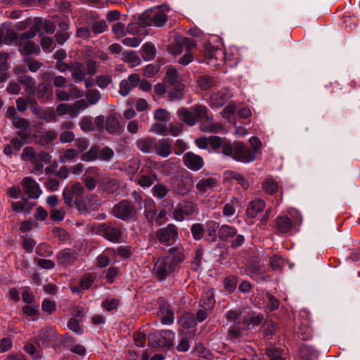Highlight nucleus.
I'll return each instance as SVG.
<instances>
[{
  "label": "nucleus",
  "instance_id": "nucleus-63",
  "mask_svg": "<svg viewBox=\"0 0 360 360\" xmlns=\"http://www.w3.org/2000/svg\"><path fill=\"white\" fill-rule=\"evenodd\" d=\"M150 131L160 135H166L167 134V129L164 124L155 123L151 125Z\"/></svg>",
  "mask_w": 360,
  "mask_h": 360
},
{
  "label": "nucleus",
  "instance_id": "nucleus-50",
  "mask_svg": "<svg viewBox=\"0 0 360 360\" xmlns=\"http://www.w3.org/2000/svg\"><path fill=\"white\" fill-rule=\"evenodd\" d=\"M114 151L112 148L108 146H105L102 149H100L98 153V158L103 161L109 162L114 157Z\"/></svg>",
  "mask_w": 360,
  "mask_h": 360
},
{
  "label": "nucleus",
  "instance_id": "nucleus-18",
  "mask_svg": "<svg viewBox=\"0 0 360 360\" xmlns=\"http://www.w3.org/2000/svg\"><path fill=\"white\" fill-rule=\"evenodd\" d=\"M218 185V181L215 178L209 177L200 179L195 185L198 192L204 195L207 192L212 191Z\"/></svg>",
  "mask_w": 360,
  "mask_h": 360
},
{
  "label": "nucleus",
  "instance_id": "nucleus-15",
  "mask_svg": "<svg viewBox=\"0 0 360 360\" xmlns=\"http://www.w3.org/2000/svg\"><path fill=\"white\" fill-rule=\"evenodd\" d=\"M233 94L227 88H223L210 96V103L212 107L219 108L232 97Z\"/></svg>",
  "mask_w": 360,
  "mask_h": 360
},
{
  "label": "nucleus",
  "instance_id": "nucleus-56",
  "mask_svg": "<svg viewBox=\"0 0 360 360\" xmlns=\"http://www.w3.org/2000/svg\"><path fill=\"white\" fill-rule=\"evenodd\" d=\"M41 309L44 312L51 314L56 311V302L50 299H45L42 302Z\"/></svg>",
  "mask_w": 360,
  "mask_h": 360
},
{
  "label": "nucleus",
  "instance_id": "nucleus-64",
  "mask_svg": "<svg viewBox=\"0 0 360 360\" xmlns=\"http://www.w3.org/2000/svg\"><path fill=\"white\" fill-rule=\"evenodd\" d=\"M112 82V78L108 75H99L96 77V84L101 89L106 88Z\"/></svg>",
  "mask_w": 360,
  "mask_h": 360
},
{
  "label": "nucleus",
  "instance_id": "nucleus-7",
  "mask_svg": "<svg viewBox=\"0 0 360 360\" xmlns=\"http://www.w3.org/2000/svg\"><path fill=\"white\" fill-rule=\"evenodd\" d=\"M196 46L195 41L190 38L183 37L181 38L178 44L174 46L173 53L174 54H180L183 52L184 49L186 51V54L183 57L179 59V63L186 65L193 60V57L189 53L191 50L194 49Z\"/></svg>",
  "mask_w": 360,
  "mask_h": 360
},
{
  "label": "nucleus",
  "instance_id": "nucleus-3",
  "mask_svg": "<svg viewBox=\"0 0 360 360\" xmlns=\"http://www.w3.org/2000/svg\"><path fill=\"white\" fill-rule=\"evenodd\" d=\"M223 154L231 157L233 160L248 163L256 158V153L241 142L226 144L223 147Z\"/></svg>",
  "mask_w": 360,
  "mask_h": 360
},
{
  "label": "nucleus",
  "instance_id": "nucleus-48",
  "mask_svg": "<svg viewBox=\"0 0 360 360\" xmlns=\"http://www.w3.org/2000/svg\"><path fill=\"white\" fill-rule=\"evenodd\" d=\"M191 231L193 238L196 240H200L202 238L205 228L202 224L195 223L192 225Z\"/></svg>",
  "mask_w": 360,
  "mask_h": 360
},
{
  "label": "nucleus",
  "instance_id": "nucleus-26",
  "mask_svg": "<svg viewBox=\"0 0 360 360\" xmlns=\"http://www.w3.org/2000/svg\"><path fill=\"white\" fill-rule=\"evenodd\" d=\"M57 258L61 264L68 266L77 259V254L72 250L65 249L58 254Z\"/></svg>",
  "mask_w": 360,
  "mask_h": 360
},
{
  "label": "nucleus",
  "instance_id": "nucleus-41",
  "mask_svg": "<svg viewBox=\"0 0 360 360\" xmlns=\"http://www.w3.org/2000/svg\"><path fill=\"white\" fill-rule=\"evenodd\" d=\"M184 89V86L183 84H177L176 86H174V89L170 90L169 92V96L171 101H180L184 97L183 90Z\"/></svg>",
  "mask_w": 360,
  "mask_h": 360
},
{
  "label": "nucleus",
  "instance_id": "nucleus-57",
  "mask_svg": "<svg viewBox=\"0 0 360 360\" xmlns=\"http://www.w3.org/2000/svg\"><path fill=\"white\" fill-rule=\"evenodd\" d=\"M68 326L70 330H71L72 331L77 334L82 333V329L81 327L80 321L75 317H72L69 320Z\"/></svg>",
  "mask_w": 360,
  "mask_h": 360
},
{
  "label": "nucleus",
  "instance_id": "nucleus-17",
  "mask_svg": "<svg viewBox=\"0 0 360 360\" xmlns=\"http://www.w3.org/2000/svg\"><path fill=\"white\" fill-rule=\"evenodd\" d=\"M13 124L17 129H20L18 132V136H20V139L26 140L30 136V122L27 120L20 117H13Z\"/></svg>",
  "mask_w": 360,
  "mask_h": 360
},
{
  "label": "nucleus",
  "instance_id": "nucleus-35",
  "mask_svg": "<svg viewBox=\"0 0 360 360\" xmlns=\"http://www.w3.org/2000/svg\"><path fill=\"white\" fill-rule=\"evenodd\" d=\"M236 233V229L232 226L224 224L219 228V236L222 240H226L229 238H232L235 236Z\"/></svg>",
  "mask_w": 360,
  "mask_h": 360
},
{
  "label": "nucleus",
  "instance_id": "nucleus-59",
  "mask_svg": "<svg viewBox=\"0 0 360 360\" xmlns=\"http://www.w3.org/2000/svg\"><path fill=\"white\" fill-rule=\"evenodd\" d=\"M107 28V24L104 20H96L91 26V30L95 34L103 32Z\"/></svg>",
  "mask_w": 360,
  "mask_h": 360
},
{
  "label": "nucleus",
  "instance_id": "nucleus-32",
  "mask_svg": "<svg viewBox=\"0 0 360 360\" xmlns=\"http://www.w3.org/2000/svg\"><path fill=\"white\" fill-rule=\"evenodd\" d=\"M105 129L110 134H117L120 132L121 126L119 121L114 115H109L105 120Z\"/></svg>",
  "mask_w": 360,
  "mask_h": 360
},
{
  "label": "nucleus",
  "instance_id": "nucleus-11",
  "mask_svg": "<svg viewBox=\"0 0 360 360\" xmlns=\"http://www.w3.org/2000/svg\"><path fill=\"white\" fill-rule=\"evenodd\" d=\"M205 54L207 63L211 65H219L223 63L225 58V53L223 50L207 45L205 46Z\"/></svg>",
  "mask_w": 360,
  "mask_h": 360
},
{
  "label": "nucleus",
  "instance_id": "nucleus-54",
  "mask_svg": "<svg viewBox=\"0 0 360 360\" xmlns=\"http://www.w3.org/2000/svg\"><path fill=\"white\" fill-rule=\"evenodd\" d=\"M269 262L274 270H281L283 265V260L281 256L274 255L269 257Z\"/></svg>",
  "mask_w": 360,
  "mask_h": 360
},
{
  "label": "nucleus",
  "instance_id": "nucleus-33",
  "mask_svg": "<svg viewBox=\"0 0 360 360\" xmlns=\"http://www.w3.org/2000/svg\"><path fill=\"white\" fill-rule=\"evenodd\" d=\"M18 81L24 86L27 94L30 95L34 94L36 89L35 82L31 77L27 75L20 76L18 78Z\"/></svg>",
  "mask_w": 360,
  "mask_h": 360
},
{
  "label": "nucleus",
  "instance_id": "nucleus-29",
  "mask_svg": "<svg viewBox=\"0 0 360 360\" xmlns=\"http://www.w3.org/2000/svg\"><path fill=\"white\" fill-rule=\"evenodd\" d=\"M264 207L265 202L262 200L258 199L253 200L249 204L247 208V214L249 217L255 218Z\"/></svg>",
  "mask_w": 360,
  "mask_h": 360
},
{
  "label": "nucleus",
  "instance_id": "nucleus-42",
  "mask_svg": "<svg viewBox=\"0 0 360 360\" xmlns=\"http://www.w3.org/2000/svg\"><path fill=\"white\" fill-rule=\"evenodd\" d=\"M143 57L146 60H152L155 56V48L150 43H146L142 46Z\"/></svg>",
  "mask_w": 360,
  "mask_h": 360
},
{
  "label": "nucleus",
  "instance_id": "nucleus-55",
  "mask_svg": "<svg viewBox=\"0 0 360 360\" xmlns=\"http://www.w3.org/2000/svg\"><path fill=\"white\" fill-rule=\"evenodd\" d=\"M120 304V300L116 298L105 299L102 302V307L107 311L115 310Z\"/></svg>",
  "mask_w": 360,
  "mask_h": 360
},
{
  "label": "nucleus",
  "instance_id": "nucleus-12",
  "mask_svg": "<svg viewBox=\"0 0 360 360\" xmlns=\"http://www.w3.org/2000/svg\"><path fill=\"white\" fill-rule=\"evenodd\" d=\"M21 184L23 191L28 194L30 198L37 199L42 193L39 184L30 176L25 177Z\"/></svg>",
  "mask_w": 360,
  "mask_h": 360
},
{
  "label": "nucleus",
  "instance_id": "nucleus-60",
  "mask_svg": "<svg viewBox=\"0 0 360 360\" xmlns=\"http://www.w3.org/2000/svg\"><path fill=\"white\" fill-rule=\"evenodd\" d=\"M78 156V153L75 149L70 148L65 150L63 155H61L60 158L62 159V162H65L67 161H72L75 158H76Z\"/></svg>",
  "mask_w": 360,
  "mask_h": 360
},
{
  "label": "nucleus",
  "instance_id": "nucleus-53",
  "mask_svg": "<svg viewBox=\"0 0 360 360\" xmlns=\"http://www.w3.org/2000/svg\"><path fill=\"white\" fill-rule=\"evenodd\" d=\"M229 177L232 179L236 180L244 189H247L249 187V183L247 179L240 173L230 172Z\"/></svg>",
  "mask_w": 360,
  "mask_h": 360
},
{
  "label": "nucleus",
  "instance_id": "nucleus-58",
  "mask_svg": "<svg viewBox=\"0 0 360 360\" xmlns=\"http://www.w3.org/2000/svg\"><path fill=\"white\" fill-rule=\"evenodd\" d=\"M51 219L53 221L59 222L63 220L65 214V210L63 208L53 209L50 212Z\"/></svg>",
  "mask_w": 360,
  "mask_h": 360
},
{
  "label": "nucleus",
  "instance_id": "nucleus-39",
  "mask_svg": "<svg viewBox=\"0 0 360 360\" xmlns=\"http://www.w3.org/2000/svg\"><path fill=\"white\" fill-rule=\"evenodd\" d=\"M205 230L207 234L211 238L213 241L217 240V229L219 228V223L210 220L205 223Z\"/></svg>",
  "mask_w": 360,
  "mask_h": 360
},
{
  "label": "nucleus",
  "instance_id": "nucleus-20",
  "mask_svg": "<svg viewBox=\"0 0 360 360\" xmlns=\"http://www.w3.org/2000/svg\"><path fill=\"white\" fill-rule=\"evenodd\" d=\"M144 215L150 222L157 220V210L155 201L150 198H146L143 200Z\"/></svg>",
  "mask_w": 360,
  "mask_h": 360
},
{
  "label": "nucleus",
  "instance_id": "nucleus-28",
  "mask_svg": "<svg viewBox=\"0 0 360 360\" xmlns=\"http://www.w3.org/2000/svg\"><path fill=\"white\" fill-rule=\"evenodd\" d=\"M34 206V204L29 202L25 198H22L21 200L11 203L13 211L15 212H24L25 214L30 213Z\"/></svg>",
  "mask_w": 360,
  "mask_h": 360
},
{
  "label": "nucleus",
  "instance_id": "nucleus-22",
  "mask_svg": "<svg viewBox=\"0 0 360 360\" xmlns=\"http://www.w3.org/2000/svg\"><path fill=\"white\" fill-rule=\"evenodd\" d=\"M155 153L162 158L168 157L172 153V147L168 139H162L157 143H155Z\"/></svg>",
  "mask_w": 360,
  "mask_h": 360
},
{
  "label": "nucleus",
  "instance_id": "nucleus-34",
  "mask_svg": "<svg viewBox=\"0 0 360 360\" xmlns=\"http://www.w3.org/2000/svg\"><path fill=\"white\" fill-rule=\"evenodd\" d=\"M165 82L171 86H176L177 84H181V76L177 72V70L173 68H168L166 76H165Z\"/></svg>",
  "mask_w": 360,
  "mask_h": 360
},
{
  "label": "nucleus",
  "instance_id": "nucleus-52",
  "mask_svg": "<svg viewBox=\"0 0 360 360\" xmlns=\"http://www.w3.org/2000/svg\"><path fill=\"white\" fill-rule=\"evenodd\" d=\"M70 190L72 191V194L75 195V203L79 207V200L84 194V188L79 183H75L72 186V188Z\"/></svg>",
  "mask_w": 360,
  "mask_h": 360
},
{
  "label": "nucleus",
  "instance_id": "nucleus-19",
  "mask_svg": "<svg viewBox=\"0 0 360 360\" xmlns=\"http://www.w3.org/2000/svg\"><path fill=\"white\" fill-rule=\"evenodd\" d=\"M241 207L240 200L236 197H232L223 206L222 214L224 217H233L236 214L237 210H240Z\"/></svg>",
  "mask_w": 360,
  "mask_h": 360
},
{
  "label": "nucleus",
  "instance_id": "nucleus-13",
  "mask_svg": "<svg viewBox=\"0 0 360 360\" xmlns=\"http://www.w3.org/2000/svg\"><path fill=\"white\" fill-rule=\"evenodd\" d=\"M98 231L110 241L118 243L120 240L122 231L119 227L103 224L99 226Z\"/></svg>",
  "mask_w": 360,
  "mask_h": 360
},
{
  "label": "nucleus",
  "instance_id": "nucleus-40",
  "mask_svg": "<svg viewBox=\"0 0 360 360\" xmlns=\"http://www.w3.org/2000/svg\"><path fill=\"white\" fill-rule=\"evenodd\" d=\"M30 110L34 114L39 115L41 118L44 119L48 122L51 121L55 117V113L53 112H42L41 108L38 105L31 106Z\"/></svg>",
  "mask_w": 360,
  "mask_h": 360
},
{
  "label": "nucleus",
  "instance_id": "nucleus-30",
  "mask_svg": "<svg viewBox=\"0 0 360 360\" xmlns=\"http://www.w3.org/2000/svg\"><path fill=\"white\" fill-rule=\"evenodd\" d=\"M137 148L145 153H150L154 148L155 140L151 137H145L137 140Z\"/></svg>",
  "mask_w": 360,
  "mask_h": 360
},
{
  "label": "nucleus",
  "instance_id": "nucleus-16",
  "mask_svg": "<svg viewBox=\"0 0 360 360\" xmlns=\"http://www.w3.org/2000/svg\"><path fill=\"white\" fill-rule=\"evenodd\" d=\"M195 212L194 205L191 202L178 205L172 212L173 218L179 221H182L186 217L192 215Z\"/></svg>",
  "mask_w": 360,
  "mask_h": 360
},
{
  "label": "nucleus",
  "instance_id": "nucleus-46",
  "mask_svg": "<svg viewBox=\"0 0 360 360\" xmlns=\"http://www.w3.org/2000/svg\"><path fill=\"white\" fill-rule=\"evenodd\" d=\"M86 101L90 105L96 104L101 99V94L97 89H89L85 94Z\"/></svg>",
  "mask_w": 360,
  "mask_h": 360
},
{
  "label": "nucleus",
  "instance_id": "nucleus-31",
  "mask_svg": "<svg viewBox=\"0 0 360 360\" xmlns=\"http://www.w3.org/2000/svg\"><path fill=\"white\" fill-rule=\"evenodd\" d=\"M21 158L32 164L37 163L39 162V152L36 151L32 147H25L22 150Z\"/></svg>",
  "mask_w": 360,
  "mask_h": 360
},
{
  "label": "nucleus",
  "instance_id": "nucleus-6",
  "mask_svg": "<svg viewBox=\"0 0 360 360\" xmlns=\"http://www.w3.org/2000/svg\"><path fill=\"white\" fill-rule=\"evenodd\" d=\"M112 214L120 220H133L136 218L137 210L131 201L122 200L113 206Z\"/></svg>",
  "mask_w": 360,
  "mask_h": 360
},
{
  "label": "nucleus",
  "instance_id": "nucleus-62",
  "mask_svg": "<svg viewBox=\"0 0 360 360\" xmlns=\"http://www.w3.org/2000/svg\"><path fill=\"white\" fill-rule=\"evenodd\" d=\"M193 110L196 120L198 119H204L207 116V108L204 105H195L193 107Z\"/></svg>",
  "mask_w": 360,
  "mask_h": 360
},
{
  "label": "nucleus",
  "instance_id": "nucleus-14",
  "mask_svg": "<svg viewBox=\"0 0 360 360\" xmlns=\"http://www.w3.org/2000/svg\"><path fill=\"white\" fill-rule=\"evenodd\" d=\"M184 165L192 171H198L204 165L202 158L192 152H187L183 156Z\"/></svg>",
  "mask_w": 360,
  "mask_h": 360
},
{
  "label": "nucleus",
  "instance_id": "nucleus-27",
  "mask_svg": "<svg viewBox=\"0 0 360 360\" xmlns=\"http://www.w3.org/2000/svg\"><path fill=\"white\" fill-rule=\"evenodd\" d=\"M276 228L279 233H287L292 228V221L286 216L278 217L276 220Z\"/></svg>",
  "mask_w": 360,
  "mask_h": 360
},
{
  "label": "nucleus",
  "instance_id": "nucleus-45",
  "mask_svg": "<svg viewBox=\"0 0 360 360\" xmlns=\"http://www.w3.org/2000/svg\"><path fill=\"white\" fill-rule=\"evenodd\" d=\"M278 184L273 179H268L263 181L262 189L268 194L272 195L278 190Z\"/></svg>",
  "mask_w": 360,
  "mask_h": 360
},
{
  "label": "nucleus",
  "instance_id": "nucleus-43",
  "mask_svg": "<svg viewBox=\"0 0 360 360\" xmlns=\"http://www.w3.org/2000/svg\"><path fill=\"white\" fill-rule=\"evenodd\" d=\"M79 124L83 131L89 132L95 130L94 122L89 116L83 117Z\"/></svg>",
  "mask_w": 360,
  "mask_h": 360
},
{
  "label": "nucleus",
  "instance_id": "nucleus-49",
  "mask_svg": "<svg viewBox=\"0 0 360 360\" xmlns=\"http://www.w3.org/2000/svg\"><path fill=\"white\" fill-rule=\"evenodd\" d=\"M101 184L108 193L113 192L118 187V183L114 179L103 178L101 181Z\"/></svg>",
  "mask_w": 360,
  "mask_h": 360
},
{
  "label": "nucleus",
  "instance_id": "nucleus-38",
  "mask_svg": "<svg viewBox=\"0 0 360 360\" xmlns=\"http://www.w3.org/2000/svg\"><path fill=\"white\" fill-rule=\"evenodd\" d=\"M209 143L210 146L212 147L213 150L221 149V153H223V147L226 144H230V142L226 141L225 139L216 136H212L209 137Z\"/></svg>",
  "mask_w": 360,
  "mask_h": 360
},
{
  "label": "nucleus",
  "instance_id": "nucleus-21",
  "mask_svg": "<svg viewBox=\"0 0 360 360\" xmlns=\"http://www.w3.org/2000/svg\"><path fill=\"white\" fill-rule=\"evenodd\" d=\"M214 304V292L210 289L204 290L200 300V306L205 310L210 311L213 309Z\"/></svg>",
  "mask_w": 360,
  "mask_h": 360
},
{
  "label": "nucleus",
  "instance_id": "nucleus-25",
  "mask_svg": "<svg viewBox=\"0 0 360 360\" xmlns=\"http://www.w3.org/2000/svg\"><path fill=\"white\" fill-rule=\"evenodd\" d=\"M200 124V128L205 132L217 133L223 129V126L219 122L214 123L212 118L207 116Z\"/></svg>",
  "mask_w": 360,
  "mask_h": 360
},
{
  "label": "nucleus",
  "instance_id": "nucleus-47",
  "mask_svg": "<svg viewBox=\"0 0 360 360\" xmlns=\"http://www.w3.org/2000/svg\"><path fill=\"white\" fill-rule=\"evenodd\" d=\"M214 79L208 75H202L198 79V84L202 89H207L214 85Z\"/></svg>",
  "mask_w": 360,
  "mask_h": 360
},
{
  "label": "nucleus",
  "instance_id": "nucleus-61",
  "mask_svg": "<svg viewBox=\"0 0 360 360\" xmlns=\"http://www.w3.org/2000/svg\"><path fill=\"white\" fill-rule=\"evenodd\" d=\"M3 42L6 44H12L14 42L19 44V36L13 31H8L3 37Z\"/></svg>",
  "mask_w": 360,
  "mask_h": 360
},
{
  "label": "nucleus",
  "instance_id": "nucleus-44",
  "mask_svg": "<svg viewBox=\"0 0 360 360\" xmlns=\"http://www.w3.org/2000/svg\"><path fill=\"white\" fill-rule=\"evenodd\" d=\"M169 192V189L163 184H158L155 185L152 188V193L153 196L158 199H162L165 197Z\"/></svg>",
  "mask_w": 360,
  "mask_h": 360
},
{
  "label": "nucleus",
  "instance_id": "nucleus-5",
  "mask_svg": "<svg viewBox=\"0 0 360 360\" xmlns=\"http://www.w3.org/2000/svg\"><path fill=\"white\" fill-rule=\"evenodd\" d=\"M39 30L38 25H35L30 27L28 31L21 33L19 35V51L22 55L37 53L39 51L38 46L30 41L31 39L37 35Z\"/></svg>",
  "mask_w": 360,
  "mask_h": 360
},
{
  "label": "nucleus",
  "instance_id": "nucleus-37",
  "mask_svg": "<svg viewBox=\"0 0 360 360\" xmlns=\"http://www.w3.org/2000/svg\"><path fill=\"white\" fill-rule=\"evenodd\" d=\"M179 117L190 126L195 124L196 120L194 114L186 108H181L178 111Z\"/></svg>",
  "mask_w": 360,
  "mask_h": 360
},
{
  "label": "nucleus",
  "instance_id": "nucleus-23",
  "mask_svg": "<svg viewBox=\"0 0 360 360\" xmlns=\"http://www.w3.org/2000/svg\"><path fill=\"white\" fill-rule=\"evenodd\" d=\"M71 76L76 83H79L84 80L86 77L85 66L81 63H75L70 67Z\"/></svg>",
  "mask_w": 360,
  "mask_h": 360
},
{
  "label": "nucleus",
  "instance_id": "nucleus-8",
  "mask_svg": "<svg viewBox=\"0 0 360 360\" xmlns=\"http://www.w3.org/2000/svg\"><path fill=\"white\" fill-rule=\"evenodd\" d=\"M155 169V164L151 161H148L142 165L140 172L143 174L138 180V184L141 187L148 188L155 181H157V175L154 173Z\"/></svg>",
  "mask_w": 360,
  "mask_h": 360
},
{
  "label": "nucleus",
  "instance_id": "nucleus-51",
  "mask_svg": "<svg viewBox=\"0 0 360 360\" xmlns=\"http://www.w3.org/2000/svg\"><path fill=\"white\" fill-rule=\"evenodd\" d=\"M223 283L226 291L233 292L237 285V278L234 276H229L224 278Z\"/></svg>",
  "mask_w": 360,
  "mask_h": 360
},
{
  "label": "nucleus",
  "instance_id": "nucleus-2",
  "mask_svg": "<svg viewBox=\"0 0 360 360\" xmlns=\"http://www.w3.org/2000/svg\"><path fill=\"white\" fill-rule=\"evenodd\" d=\"M184 259L180 250H175L168 255L159 258L155 264L153 273L159 281L165 280L176 270L178 264Z\"/></svg>",
  "mask_w": 360,
  "mask_h": 360
},
{
  "label": "nucleus",
  "instance_id": "nucleus-24",
  "mask_svg": "<svg viewBox=\"0 0 360 360\" xmlns=\"http://www.w3.org/2000/svg\"><path fill=\"white\" fill-rule=\"evenodd\" d=\"M159 316L161 317V323L164 325H170L174 322V312L167 304H163L160 307Z\"/></svg>",
  "mask_w": 360,
  "mask_h": 360
},
{
  "label": "nucleus",
  "instance_id": "nucleus-36",
  "mask_svg": "<svg viewBox=\"0 0 360 360\" xmlns=\"http://www.w3.org/2000/svg\"><path fill=\"white\" fill-rule=\"evenodd\" d=\"M100 147L97 145L92 146L90 149L81 155V160L84 162H93L98 158Z\"/></svg>",
  "mask_w": 360,
  "mask_h": 360
},
{
  "label": "nucleus",
  "instance_id": "nucleus-4",
  "mask_svg": "<svg viewBox=\"0 0 360 360\" xmlns=\"http://www.w3.org/2000/svg\"><path fill=\"white\" fill-rule=\"evenodd\" d=\"M169 8L167 5L150 8L140 16L139 23L143 27H162L167 21L165 12L169 11Z\"/></svg>",
  "mask_w": 360,
  "mask_h": 360
},
{
  "label": "nucleus",
  "instance_id": "nucleus-9",
  "mask_svg": "<svg viewBox=\"0 0 360 360\" xmlns=\"http://www.w3.org/2000/svg\"><path fill=\"white\" fill-rule=\"evenodd\" d=\"M156 237L160 243L172 245L178 238V230L174 224H169L166 227L157 231Z\"/></svg>",
  "mask_w": 360,
  "mask_h": 360
},
{
  "label": "nucleus",
  "instance_id": "nucleus-10",
  "mask_svg": "<svg viewBox=\"0 0 360 360\" xmlns=\"http://www.w3.org/2000/svg\"><path fill=\"white\" fill-rule=\"evenodd\" d=\"M56 330L54 327L49 326L39 331L37 343L39 346L51 347L56 340Z\"/></svg>",
  "mask_w": 360,
  "mask_h": 360
},
{
  "label": "nucleus",
  "instance_id": "nucleus-1",
  "mask_svg": "<svg viewBox=\"0 0 360 360\" xmlns=\"http://www.w3.org/2000/svg\"><path fill=\"white\" fill-rule=\"evenodd\" d=\"M263 316L250 309L229 310L224 316L226 324L229 326V332L234 338L245 334L249 328H255L261 324Z\"/></svg>",
  "mask_w": 360,
  "mask_h": 360
}]
</instances>
